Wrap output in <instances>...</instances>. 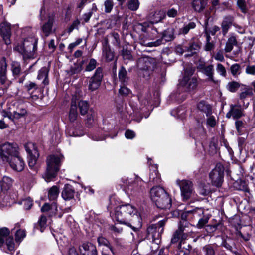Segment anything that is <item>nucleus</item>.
Segmentation results:
<instances>
[{"label": "nucleus", "mask_w": 255, "mask_h": 255, "mask_svg": "<svg viewBox=\"0 0 255 255\" xmlns=\"http://www.w3.org/2000/svg\"><path fill=\"white\" fill-rule=\"evenodd\" d=\"M113 218L127 225L135 232L139 231L142 227L141 219L137 214V210L129 204L117 207Z\"/></svg>", "instance_id": "obj_1"}, {"label": "nucleus", "mask_w": 255, "mask_h": 255, "mask_svg": "<svg viewBox=\"0 0 255 255\" xmlns=\"http://www.w3.org/2000/svg\"><path fill=\"white\" fill-rule=\"evenodd\" d=\"M61 160L59 157L54 155H50L46 159L47 168L44 174V179L47 182L55 178L60 169Z\"/></svg>", "instance_id": "obj_2"}, {"label": "nucleus", "mask_w": 255, "mask_h": 255, "mask_svg": "<svg viewBox=\"0 0 255 255\" xmlns=\"http://www.w3.org/2000/svg\"><path fill=\"white\" fill-rule=\"evenodd\" d=\"M167 221V218H165L159 220L156 223L151 224L147 227V237L149 239H151L153 242L156 244L160 243Z\"/></svg>", "instance_id": "obj_3"}, {"label": "nucleus", "mask_w": 255, "mask_h": 255, "mask_svg": "<svg viewBox=\"0 0 255 255\" xmlns=\"http://www.w3.org/2000/svg\"><path fill=\"white\" fill-rule=\"evenodd\" d=\"M18 150L16 143H5L0 145V162H8Z\"/></svg>", "instance_id": "obj_4"}, {"label": "nucleus", "mask_w": 255, "mask_h": 255, "mask_svg": "<svg viewBox=\"0 0 255 255\" xmlns=\"http://www.w3.org/2000/svg\"><path fill=\"white\" fill-rule=\"evenodd\" d=\"M24 147L28 154L29 167L35 172V173L33 174L34 175L37 173L35 165L39 157L38 151L36 145L32 142L25 144Z\"/></svg>", "instance_id": "obj_5"}, {"label": "nucleus", "mask_w": 255, "mask_h": 255, "mask_svg": "<svg viewBox=\"0 0 255 255\" xmlns=\"http://www.w3.org/2000/svg\"><path fill=\"white\" fill-rule=\"evenodd\" d=\"M224 167L221 163H217L215 167L210 173L209 177L213 186H221L223 181Z\"/></svg>", "instance_id": "obj_6"}, {"label": "nucleus", "mask_w": 255, "mask_h": 255, "mask_svg": "<svg viewBox=\"0 0 255 255\" xmlns=\"http://www.w3.org/2000/svg\"><path fill=\"white\" fill-rule=\"evenodd\" d=\"M197 68L199 72L207 77L205 79L206 82L213 84H217L218 83L219 81L216 79L214 77L213 65H206L205 63L201 62L198 65Z\"/></svg>", "instance_id": "obj_7"}, {"label": "nucleus", "mask_w": 255, "mask_h": 255, "mask_svg": "<svg viewBox=\"0 0 255 255\" xmlns=\"http://www.w3.org/2000/svg\"><path fill=\"white\" fill-rule=\"evenodd\" d=\"M123 185L126 188L127 192H130L131 194L136 195L141 190V179L138 177H135L134 179L131 178H122Z\"/></svg>", "instance_id": "obj_8"}, {"label": "nucleus", "mask_w": 255, "mask_h": 255, "mask_svg": "<svg viewBox=\"0 0 255 255\" xmlns=\"http://www.w3.org/2000/svg\"><path fill=\"white\" fill-rule=\"evenodd\" d=\"M176 183L180 187L183 200H188L194 192L192 182L189 180L178 179L176 180Z\"/></svg>", "instance_id": "obj_9"}, {"label": "nucleus", "mask_w": 255, "mask_h": 255, "mask_svg": "<svg viewBox=\"0 0 255 255\" xmlns=\"http://www.w3.org/2000/svg\"><path fill=\"white\" fill-rule=\"evenodd\" d=\"M159 190L158 192L161 194V197L157 198L155 196L153 195L154 202L158 208L161 209H169L171 207V198L164 189ZM153 195H155L154 193H153Z\"/></svg>", "instance_id": "obj_10"}, {"label": "nucleus", "mask_w": 255, "mask_h": 255, "mask_svg": "<svg viewBox=\"0 0 255 255\" xmlns=\"http://www.w3.org/2000/svg\"><path fill=\"white\" fill-rule=\"evenodd\" d=\"M103 78V69L100 67H98L89 79L88 86L89 90L94 91L98 89L101 84Z\"/></svg>", "instance_id": "obj_11"}, {"label": "nucleus", "mask_w": 255, "mask_h": 255, "mask_svg": "<svg viewBox=\"0 0 255 255\" xmlns=\"http://www.w3.org/2000/svg\"><path fill=\"white\" fill-rule=\"evenodd\" d=\"M55 22V16L49 15L46 21L40 24V34L42 37H47L54 32L53 25Z\"/></svg>", "instance_id": "obj_12"}, {"label": "nucleus", "mask_w": 255, "mask_h": 255, "mask_svg": "<svg viewBox=\"0 0 255 255\" xmlns=\"http://www.w3.org/2000/svg\"><path fill=\"white\" fill-rule=\"evenodd\" d=\"M186 225L180 224L177 230L174 233L171 239V242L172 244L177 243L179 242L180 244L187 239L188 236V233L186 230Z\"/></svg>", "instance_id": "obj_13"}, {"label": "nucleus", "mask_w": 255, "mask_h": 255, "mask_svg": "<svg viewBox=\"0 0 255 255\" xmlns=\"http://www.w3.org/2000/svg\"><path fill=\"white\" fill-rule=\"evenodd\" d=\"M8 162L11 168L17 172L22 171L25 167L24 161L19 155L18 150L16 155H14Z\"/></svg>", "instance_id": "obj_14"}, {"label": "nucleus", "mask_w": 255, "mask_h": 255, "mask_svg": "<svg viewBox=\"0 0 255 255\" xmlns=\"http://www.w3.org/2000/svg\"><path fill=\"white\" fill-rule=\"evenodd\" d=\"M244 109L241 105L232 104L230 106V110L226 114V117L230 119L232 117L234 119H238L243 115Z\"/></svg>", "instance_id": "obj_15"}, {"label": "nucleus", "mask_w": 255, "mask_h": 255, "mask_svg": "<svg viewBox=\"0 0 255 255\" xmlns=\"http://www.w3.org/2000/svg\"><path fill=\"white\" fill-rule=\"evenodd\" d=\"M81 255H97L96 246L90 242H84L79 246Z\"/></svg>", "instance_id": "obj_16"}, {"label": "nucleus", "mask_w": 255, "mask_h": 255, "mask_svg": "<svg viewBox=\"0 0 255 255\" xmlns=\"http://www.w3.org/2000/svg\"><path fill=\"white\" fill-rule=\"evenodd\" d=\"M0 34L6 45L11 44L10 37L11 31V26L9 23L4 22L0 25Z\"/></svg>", "instance_id": "obj_17"}, {"label": "nucleus", "mask_w": 255, "mask_h": 255, "mask_svg": "<svg viewBox=\"0 0 255 255\" xmlns=\"http://www.w3.org/2000/svg\"><path fill=\"white\" fill-rule=\"evenodd\" d=\"M138 67L141 71H144L145 73V74H143V76L148 77L153 70L154 64L148 59H141L139 61Z\"/></svg>", "instance_id": "obj_18"}, {"label": "nucleus", "mask_w": 255, "mask_h": 255, "mask_svg": "<svg viewBox=\"0 0 255 255\" xmlns=\"http://www.w3.org/2000/svg\"><path fill=\"white\" fill-rule=\"evenodd\" d=\"M180 85L185 87L186 90L190 91L197 87V79L195 77L190 78L188 76H184L180 82Z\"/></svg>", "instance_id": "obj_19"}, {"label": "nucleus", "mask_w": 255, "mask_h": 255, "mask_svg": "<svg viewBox=\"0 0 255 255\" xmlns=\"http://www.w3.org/2000/svg\"><path fill=\"white\" fill-rule=\"evenodd\" d=\"M76 126L68 128L66 130L67 134L70 136H80L82 135V126L81 122L77 121Z\"/></svg>", "instance_id": "obj_20"}, {"label": "nucleus", "mask_w": 255, "mask_h": 255, "mask_svg": "<svg viewBox=\"0 0 255 255\" xmlns=\"http://www.w3.org/2000/svg\"><path fill=\"white\" fill-rule=\"evenodd\" d=\"M75 193L74 187L70 184L65 185L61 193L62 197L64 200H70L74 197Z\"/></svg>", "instance_id": "obj_21"}, {"label": "nucleus", "mask_w": 255, "mask_h": 255, "mask_svg": "<svg viewBox=\"0 0 255 255\" xmlns=\"http://www.w3.org/2000/svg\"><path fill=\"white\" fill-rule=\"evenodd\" d=\"M48 73L49 70L46 67H42L38 71L37 79L39 80L43 79L42 82V88H44L45 86L48 85L49 83Z\"/></svg>", "instance_id": "obj_22"}, {"label": "nucleus", "mask_w": 255, "mask_h": 255, "mask_svg": "<svg viewBox=\"0 0 255 255\" xmlns=\"http://www.w3.org/2000/svg\"><path fill=\"white\" fill-rule=\"evenodd\" d=\"M165 16V12L163 10H160L150 13L149 18L152 23H157L163 20Z\"/></svg>", "instance_id": "obj_23"}, {"label": "nucleus", "mask_w": 255, "mask_h": 255, "mask_svg": "<svg viewBox=\"0 0 255 255\" xmlns=\"http://www.w3.org/2000/svg\"><path fill=\"white\" fill-rule=\"evenodd\" d=\"M233 21L234 17L232 16L228 15L224 18L221 24L222 32L223 35H225L227 33Z\"/></svg>", "instance_id": "obj_24"}, {"label": "nucleus", "mask_w": 255, "mask_h": 255, "mask_svg": "<svg viewBox=\"0 0 255 255\" xmlns=\"http://www.w3.org/2000/svg\"><path fill=\"white\" fill-rule=\"evenodd\" d=\"M24 44H17L14 48V50L20 53L24 60L32 58L34 56L33 52L28 51L24 48Z\"/></svg>", "instance_id": "obj_25"}, {"label": "nucleus", "mask_w": 255, "mask_h": 255, "mask_svg": "<svg viewBox=\"0 0 255 255\" xmlns=\"http://www.w3.org/2000/svg\"><path fill=\"white\" fill-rule=\"evenodd\" d=\"M237 40L236 36L232 34L228 38L224 48V51L226 53L230 52L233 49L234 46L237 45Z\"/></svg>", "instance_id": "obj_26"}, {"label": "nucleus", "mask_w": 255, "mask_h": 255, "mask_svg": "<svg viewBox=\"0 0 255 255\" xmlns=\"http://www.w3.org/2000/svg\"><path fill=\"white\" fill-rule=\"evenodd\" d=\"M197 108L201 112L204 113L207 116L212 113V107L206 101L201 100L197 104Z\"/></svg>", "instance_id": "obj_27"}, {"label": "nucleus", "mask_w": 255, "mask_h": 255, "mask_svg": "<svg viewBox=\"0 0 255 255\" xmlns=\"http://www.w3.org/2000/svg\"><path fill=\"white\" fill-rule=\"evenodd\" d=\"M223 224L221 222L213 225H208L205 227L206 232L210 235L214 234L216 231L221 232L223 230Z\"/></svg>", "instance_id": "obj_28"}, {"label": "nucleus", "mask_w": 255, "mask_h": 255, "mask_svg": "<svg viewBox=\"0 0 255 255\" xmlns=\"http://www.w3.org/2000/svg\"><path fill=\"white\" fill-rule=\"evenodd\" d=\"M185 51L190 52L192 54L196 53L199 49L200 46L197 41L194 39L191 40L187 44L184 46Z\"/></svg>", "instance_id": "obj_29"}, {"label": "nucleus", "mask_w": 255, "mask_h": 255, "mask_svg": "<svg viewBox=\"0 0 255 255\" xmlns=\"http://www.w3.org/2000/svg\"><path fill=\"white\" fill-rule=\"evenodd\" d=\"M208 0H193L192 7L194 10L197 12H201L206 7Z\"/></svg>", "instance_id": "obj_30"}, {"label": "nucleus", "mask_w": 255, "mask_h": 255, "mask_svg": "<svg viewBox=\"0 0 255 255\" xmlns=\"http://www.w3.org/2000/svg\"><path fill=\"white\" fill-rule=\"evenodd\" d=\"M174 38V29L172 27H169L163 31L160 39H162V41L164 40L165 42H169L173 40Z\"/></svg>", "instance_id": "obj_31"}, {"label": "nucleus", "mask_w": 255, "mask_h": 255, "mask_svg": "<svg viewBox=\"0 0 255 255\" xmlns=\"http://www.w3.org/2000/svg\"><path fill=\"white\" fill-rule=\"evenodd\" d=\"M118 77L120 81L124 85L127 84L129 78L128 76V72L124 66H121L119 69Z\"/></svg>", "instance_id": "obj_32"}, {"label": "nucleus", "mask_w": 255, "mask_h": 255, "mask_svg": "<svg viewBox=\"0 0 255 255\" xmlns=\"http://www.w3.org/2000/svg\"><path fill=\"white\" fill-rule=\"evenodd\" d=\"M12 184V179L8 176H4L0 181V186L3 191H7L9 189Z\"/></svg>", "instance_id": "obj_33"}, {"label": "nucleus", "mask_w": 255, "mask_h": 255, "mask_svg": "<svg viewBox=\"0 0 255 255\" xmlns=\"http://www.w3.org/2000/svg\"><path fill=\"white\" fill-rule=\"evenodd\" d=\"M160 175L157 169H155L151 171L149 176V181L154 184H159L161 182Z\"/></svg>", "instance_id": "obj_34"}, {"label": "nucleus", "mask_w": 255, "mask_h": 255, "mask_svg": "<svg viewBox=\"0 0 255 255\" xmlns=\"http://www.w3.org/2000/svg\"><path fill=\"white\" fill-rule=\"evenodd\" d=\"M78 117L77 107L73 105L70 106L68 119L70 122L74 123L76 121Z\"/></svg>", "instance_id": "obj_35"}, {"label": "nucleus", "mask_w": 255, "mask_h": 255, "mask_svg": "<svg viewBox=\"0 0 255 255\" xmlns=\"http://www.w3.org/2000/svg\"><path fill=\"white\" fill-rule=\"evenodd\" d=\"M9 233V230L7 228H0V247L4 245L5 239L8 237Z\"/></svg>", "instance_id": "obj_36"}, {"label": "nucleus", "mask_w": 255, "mask_h": 255, "mask_svg": "<svg viewBox=\"0 0 255 255\" xmlns=\"http://www.w3.org/2000/svg\"><path fill=\"white\" fill-rule=\"evenodd\" d=\"M97 242L99 246H104L108 247L110 250L111 252L113 254H114V252L113 247L110 245V243L108 240L106 239L105 237L102 236H99L97 238Z\"/></svg>", "instance_id": "obj_37"}, {"label": "nucleus", "mask_w": 255, "mask_h": 255, "mask_svg": "<svg viewBox=\"0 0 255 255\" xmlns=\"http://www.w3.org/2000/svg\"><path fill=\"white\" fill-rule=\"evenodd\" d=\"M253 96V92L252 89L249 87L246 86L242 92H241L239 95L240 99L243 101L248 97H252Z\"/></svg>", "instance_id": "obj_38"}, {"label": "nucleus", "mask_w": 255, "mask_h": 255, "mask_svg": "<svg viewBox=\"0 0 255 255\" xmlns=\"http://www.w3.org/2000/svg\"><path fill=\"white\" fill-rule=\"evenodd\" d=\"M80 113L82 115H85L89 110V105L87 101L81 100L78 102Z\"/></svg>", "instance_id": "obj_39"}, {"label": "nucleus", "mask_w": 255, "mask_h": 255, "mask_svg": "<svg viewBox=\"0 0 255 255\" xmlns=\"http://www.w3.org/2000/svg\"><path fill=\"white\" fill-rule=\"evenodd\" d=\"M230 71L234 77H238L242 72L241 65L238 63L232 64L230 68Z\"/></svg>", "instance_id": "obj_40"}, {"label": "nucleus", "mask_w": 255, "mask_h": 255, "mask_svg": "<svg viewBox=\"0 0 255 255\" xmlns=\"http://www.w3.org/2000/svg\"><path fill=\"white\" fill-rule=\"evenodd\" d=\"M14 117L15 119H19L24 117L27 113V110L22 106H19L14 111Z\"/></svg>", "instance_id": "obj_41"}, {"label": "nucleus", "mask_w": 255, "mask_h": 255, "mask_svg": "<svg viewBox=\"0 0 255 255\" xmlns=\"http://www.w3.org/2000/svg\"><path fill=\"white\" fill-rule=\"evenodd\" d=\"M59 188L56 186H52L49 190L48 196L50 200H55L58 196Z\"/></svg>", "instance_id": "obj_42"}, {"label": "nucleus", "mask_w": 255, "mask_h": 255, "mask_svg": "<svg viewBox=\"0 0 255 255\" xmlns=\"http://www.w3.org/2000/svg\"><path fill=\"white\" fill-rule=\"evenodd\" d=\"M47 218L44 215H41L36 224V228L40 230L41 232H43L47 226Z\"/></svg>", "instance_id": "obj_43"}, {"label": "nucleus", "mask_w": 255, "mask_h": 255, "mask_svg": "<svg viewBox=\"0 0 255 255\" xmlns=\"http://www.w3.org/2000/svg\"><path fill=\"white\" fill-rule=\"evenodd\" d=\"M196 24L194 22H189L188 24L181 28L179 30V34H186L188 33L190 29L195 28Z\"/></svg>", "instance_id": "obj_44"}, {"label": "nucleus", "mask_w": 255, "mask_h": 255, "mask_svg": "<svg viewBox=\"0 0 255 255\" xmlns=\"http://www.w3.org/2000/svg\"><path fill=\"white\" fill-rule=\"evenodd\" d=\"M7 249L11 252H13L15 249V243L12 236H8L5 239Z\"/></svg>", "instance_id": "obj_45"}, {"label": "nucleus", "mask_w": 255, "mask_h": 255, "mask_svg": "<svg viewBox=\"0 0 255 255\" xmlns=\"http://www.w3.org/2000/svg\"><path fill=\"white\" fill-rule=\"evenodd\" d=\"M190 210V215L192 216L191 218L195 219H199L201 217L204 213L203 210L201 208H196Z\"/></svg>", "instance_id": "obj_46"}, {"label": "nucleus", "mask_w": 255, "mask_h": 255, "mask_svg": "<svg viewBox=\"0 0 255 255\" xmlns=\"http://www.w3.org/2000/svg\"><path fill=\"white\" fill-rule=\"evenodd\" d=\"M26 237V231L24 229H17L15 234V241L17 243H20Z\"/></svg>", "instance_id": "obj_47"}, {"label": "nucleus", "mask_w": 255, "mask_h": 255, "mask_svg": "<svg viewBox=\"0 0 255 255\" xmlns=\"http://www.w3.org/2000/svg\"><path fill=\"white\" fill-rule=\"evenodd\" d=\"M103 55L107 61H111L113 60L114 54L109 47H105L103 50Z\"/></svg>", "instance_id": "obj_48"}, {"label": "nucleus", "mask_w": 255, "mask_h": 255, "mask_svg": "<svg viewBox=\"0 0 255 255\" xmlns=\"http://www.w3.org/2000/svg\"><path fill=\"white\" fill-rule=\"evenodd\" d=\"M240 87V83L236 81L230 82L227 85V89L231 92H236Z\"/></svg>", "instance_id": "obj_49"}, {"label": "nucleus", "mask_w": 255, "mask_h": 255, "mask_svg": "<svg viewBox=\"0 0 255 255\" xmlns=\"http://www.w3.org/2000/svg\"><path fill=\"white\" fill-rule=\"evenodd\" d=\"M10 195H4L2 194L0 196V203L4 206H10L12 205V203L10 204Z\"/></svg>", "instance_id": "obj_50"}, {"label": "nucleus", "mask_w": 255, "mask_h": 255, "mask_svg": "<svg viewBox=\"0 0 255 255\" xmlns=\"http://www.w3.org/2000/svg\"><path fill=\"white\" fill-rule=\"evenodd\" d=\"M11 70L14 75H19L21 70L20 63L13 61L11 64Z\"/></svg>", "instance_id": "obj_51"}, {"label": "nucleus", "mask_w": 255, "mask_h": 255, "mask_svg": "<svg viewBox=\"0 0 255 255\" xmlns=\"http://www.w3.org/2000/svg\"><path fill=\"white\" fill-rule=\"evenodd\" d=\"M139 4L138 0H130L128 2V7L131 11H136L139 8Z\"/></svg>", "instance_id": "obj_52"}, {"label": "nucleus", "mask_w": 255, "mask_h": 255, "mask_svg": "<svg viewBox=\"0 0 255 255\" xmlns=\"http://www.w3.org/2000/svg\"><path fill=\"white\" fill-rule=\"evenodd\" d=\"M97 62L93 58H91L89 60L88 64H87L85 71L87 72H90L95 69L97 66Z\"/></svg>", "instance_id": "obj_53"}, {"label": "nucleus", "mask_w": 255, "mask_h": 255, "mask_svg": "<svg viewBox=\"0 0 255 255\" xmlns=\"http://www.w3.org/2000/svg\"><path fill=\"white\" fill-rule=\"evenodd\" d=\"M203 251L204 255H215L214 248L211 244H208L204 246Z\"/></svg>", "instance_id": "obj_54"}, {"label": "nucleus", "mask_w": 255, "mask_h": 255, "mask_svg": "<svg viewBox=\"0 0 255 255\" xmlns=\"http://www.w3.org/2000/svg\"><path fill=\"white\" fill-rule=\"evenodd\" d=\"M235 127L239 135L243 134V129L245 128V124L242 121L237 120L235 123Z\"/></svg>", "instance_id": "obj_55"}, {"label": "nucleus", "mask_w": 255, "mask_h": 255, "mask_svg": "<svg viewBox=\"0 0 255 255\" xmlns=\"http://www.w3.org/2000/svg\"><path fill=\"white\" fill-rule=\"evenodd\" d=\"M159 189H164L161 187L156 186V187H153L150 190L151 198L153 202H154L153 193H154V194H155V195H154V196H156L155 197H156L157 198H159L161 197V194L158 193V191L159 190Z\"/></svg>", "instance_id": "obj_56"}, {"label": "nucleus", "mask_w": 255, "mask_h": 255, "mask_svg": "<svg viewBox=\"0 0 255 255\" xmlns=\"http://www.w3.org/2000/svg\"><path fill=\"white\" fill-rule=\"evenodd\" d=\"M105 7V12L106 13H110L114 7L113 0H106L104 3Z\"/></svg>", "instance_id": "obj_57"}, {"label": "nucleus", "mask_w": 255, "mask_h": 255, "mask_svg": "<svg viewBox=\"0 0 255 255\" xmlns=\"http://www.w3.org/2000/svg\"><path fill=\"white\" fill-rule=\"evenodd\" d=\"M56 208V203L55 202H53L51 205L48 203H45L41 208V211L42 212H45L50 211V209L55 210Z\"/></svg>", "instance_id": "obj_58"}, {"label": "nucleus", "mask_w": 255, "mask_h": 255, "mask_svg": "<svg viewBox=\"0 0 255 255\" xmlns=\"http://www.w3.org/2000/svg\"><path fill=\"white\" fill-rule=\"evenodd\" d=\"M216 71L221 76L225 77L227 75L226 70L223 65L221 63H217L216 65Z\"/></svg>", "instance_id": "obj_59"}, {"label": "nucleus", "mask_w": 255, "mask_h": 255, "mask_svg": "<svg viewBox=\"0 0 255 255\" xmlns=\"http://www.w3.org/2000/svg\"><path fill=\"white\" fill-rule=\"evenodd\" d=\"M80 21L77 19L74 20L72 23L68 27L67 31L69 34H70L74 29H78L80 24Z\"/></svg>", "instance_id": "obj_60"}, {"label": "nucleus", "mask_w": 255, "mask_h": 255, "mask_svg": "<svg viewBox=\"0 0 255 255\" xmlns=\"http://www.w3.org/2000/svg\"><path fill=\"white\" fill-rule=\"evenodd\" d=\"M209 218L205 217H201L198 219L197 227L198 228H203L208 222Z\"/></svg>", "instance_id": "obj_61"}, {"label": "nucleus", "mask_w": 255, "mask_h": 255, "mask_svg": "<svg viewBox=\"0 0 255 255\" xmlns=\"http://www.w3.org/2000/svg\"><path fill=\"white\" fill-rule=\"evenodd\" d=\"M122 56L125 59L131 60L132 59L131 51L127 48H123L122 50Z\"/></svg>", "instance_id": "obj_62"}, {"label": "nucleus", "mask_w": 255, "mask_h": 255, "mask_svg": "<svg viewBox=\"0 0 255 255\" xmlns=\"http://www.w3.org/2000/svg\"><path fill=\"white\" fill-rule=\"evenodd\" d=\"M221 245L225 247V248H226L227 250L230 251L231 252L235 254V255H238V252L236 251L233 250L234 248L233 246L231 245L230 243L228 242L227 241H223L221 244Z\"/></svg>", "instance_id": "obj_63"}, {"label": "nucleus", "mask_w": 255, "mask_h": 255, "mask_svg": "<svg viewBox=\"0 0 255 255\" xmlns=\"http://www.w3.org/2000/svg\"><path fill=\"white\" fill-rule=\"evenodd\" d=\"M110 229L115 234H121L123 232L122 227L118 224H115L110 226Z\"/></svg>", "instance_id": "obj_64"}]
</instances>
